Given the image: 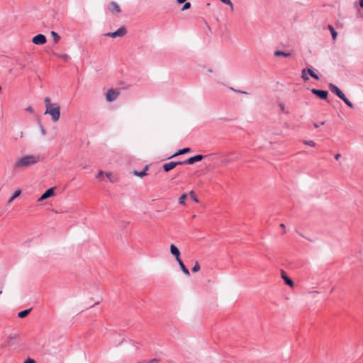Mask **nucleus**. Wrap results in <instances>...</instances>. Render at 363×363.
Masks as SVG:
<instances>
[{"label": "nucleus", "instance_id": "obj_10", "mask_svg": "<svg viewBox=\"0 0 363 363\" xmlns=\"http://www.w3.org/2000/svg\"><path fill=\"white\" fill-rule=\"evenodd\" d=\"M108 9L113 13H118L121 12V8L119 5L116 1H111L109 4Z\"/></svg>", "mask_w": 363, "mask_h": 363}, {"label": "nucleus", "instance_id": "obj_36", "mask_svg": "<svg viewBox=\"0 0 363 363\" xmlns=\"http://www.w3.org/2000/svg\"><path fill=\"white\" fill-rule=\"evenodd\" d=\"M23 363H35V361L31 358H28Z\"/></svg>", "mask_w": 363, "mask_h": 363}, {"label": "nucleus", "instance_id": "obj_18", "mask_svg": "<svg viewBox=\"0 0 363 363\" xmlns=\"http://www.w3.org/2000/svg\"><path fill=\"white\" fill-rule=\"evenodd\" d=\"M30 311H31V308L21 311L18 313V317L20 318H23L26 317L30 313Z\"/></svg>", "mask_w": 363, "mask_h": 363}, {"label": "nucleus", "instance_id": "obj_27", "mask_svg": "<svg viewBox=\"0 0 363 363\" xmlns=\"http://www.w3.org/2000/svg\"><path fill=\"white\" fill-rule=\"evenodd\" d=\"M187 195L186 194H183L179 199V203L182 205L185 204V199H186Z\"/></svg>", "mask_w": 363, "mask_h": 363}, {"label": "nucleus", "instance_id": "obj_29", "mask_svg": "<svg viewBox=\"0 0 363 363\" xmlns=\"http://www.w3.org/2000/svg\"><path fill=\"white\" fill-rule=\"evenodd\" d=\"M200 269V265L198 262H196L194 266L193 267L191 271L195 273L197 272Z\"/></svg>", "mask_w": 363, "mask_h": 363}, {"label": "nucleus", "instance_id": "obj_9", "mask_svg": "<svg viewBox=\"0 0 363 363\" xmlns=\"http://www.w3.org/2000/svg\"><path fill=\"white\" fill-rule=\"evenodd\" d=\"M329 89L333 94H335L338 98L341 99L345 94L334 84L330 83L328 84Z\"/></svg>", "mask_w": 363, "mask_h": 363}, {"label": "nucleus", "instance_id": "obj_24", "mask_svg": "<svg viewBox=\"0 0 363 363\" xmlns=\"http://www.w3.org/2000/svg\"><path fill=\"white\" fill-rule=\"evenodd\" d=\"M308 72H307V69H303L302 71H301V78L304 80V81H308L309 79V77L308 76Z\"/></svg>", "mask_w": 363, "mask_h": 363}, {"label": "nucleus", "instance_id": "obj_33", "mask_svg": "<svg viewBox=\"0 0 363 363\" xmlns=\"http://www.w3.org/2000/svg\"><path fill=\"white\" fill-rule=\"evenodd\" d=\"M279 107H280L281 111L283 113H286V114H288V113H289V112H288V111H285V105H284V104H282V103L279 104Z\"/></svg>", "mask_w": 363, "mask_h": 363}, {"label": "nucleus", "instance_id": "obj_23", "mask_svg": "<svg viewBox=\"0 0 363 363\" xmlns=\"http://www.w3.org/2000/svg\"><path fill=\"white\" fill-rule=\"evenodd\" d=\"M328 28L331 33L333 39L335 40L337 36V33L332 26H328Z\"/></svg>", "mask_w": 363, "mask_h": 363}, {"label": "nucleus", "instance_id": "obj_44", "mask_svg": "<svg viewBox=\"0 0 363 363\" xmlns=\"http://www.w3.org/2000/svg\"><path fill=\"white\" fill-rule=\"evenodd\" d=\"M177 2H178L179 4H182L185 3V1H186V0H177Z\"/></svg>", "mask_w": 363, "mask_h": 363}, {"label": "nucleus", "instance_id": "obj_47", "mask_svg": "<svg viewBox=\"0 0 363 363\" xmlns=\"http://www.w3.org/2000/svg\"><path fill=\"white\" fill-rule=\"evenodd\" d=\"M148 362V360H143L142 362H140L138 363H147Z\"/></svg>", "mask_w": 363, "mask_h": 363}, {"label": "nucleus", "instance_id": "obj_17", "mask_svg": "<svg viewBox=\"0 0 363 363\" xmlns=\"http://www.w3.org/2000/svg\"><path fill=\"white\" fill-rule=\"evenodd\" d=\"M274 56L276 57H290L291 53L290 52H285L281 50H276L274 53Z\"/></svg>", "mask_w": 363, "mask_h": 363}, {"label": "nucleus", "instance_id": "obj_22", "mask_svg": "<svg viewBox=\"0 0 363 363\" xmlns=\"http://www.w3.org/2000/svg\"><path fill=\"white\" fill-rule=\"evenodd\" d=\"M340 99L342 100L350 108L354 107L353 104L345 96V95H344Z\"/></svg>", "mask_w": 363, "mask_h": 363}, {"label": "nucleus", "instance_id": "obj_6", "mask_svg": "<svg viewBox=\"0 0 363 363\" xmlns=\"http://www.w3.org/2000/svg\"><path fill=\"white\" fill-rule=\"evenodd\" d=\"M119 95V92L118 91L113 89H108L106 94V99L108 102H112L115 101L118 96Z\"/></svg>", "mask_w": 363, "mask_h": 363}, {"label": "nucleus", "instance_id": "obj_41", "mask_svg": "<svg viewBox=\"0 0 363 363\" xmlns=\"http://www.w3.org/2000/svg\"><path fill=\"white\" fill-rule=\"evenodd\" d=\"M103 175H104V172H103V171H100V172L98 173V174H97L96 177H97L98 179H101V178L103 177Z\"/></svg>", "mask_w": 363, "mask_h": 363}, {"label": "nucleus", "instance_id": "obj_4", "mask_svg": "<svg viewBox=\"0 0 363 363\" xmlns=\"http://www.w3.org/2000/svg\"><path fill=\"white\" fill-rule=\"evenodd\" d=\"M311 92L320 99L326 100L328 96V91L326 90H320L313 88L311 89Z\"/></svg>", "mask_w": 363, "mask_h": 363}, {"label": "nucleus", "instance_id": "obj_20", "mask_svg": "<svg viewBox=\"0 0 363 363\" xmlns=\"http://www.w3.org/2000/svg\"><path fill=\"white\" fill-rule=\"evenodd\" d=\"M50 35L55 43H57L60 39V36L55 31H51Z\"/></svg>", "mask_w": 363, "mask_h": 363}, {"label": "nucleus", "instance_id": "obj_3", "mask_svg": "<svg viewBox=\"0 0 363 363\" xmlns=\"http://www.w3.org/2000/svg\"><path fill=\"white\" fill-rule=\"evenodd\" d=\"M127 33V30L124 26L120 27L117 30L112 33H107L106 34V36H109L111 38H117V37H123Z\"/></svg>", "mask_w": 363, "mask_h": 363}, {"label": "nucleus", "instance_id": "obj_21", "mask_svg": "<svg viewBox=\"0 0 363 363\" xmlns=\"http://www.w3.org/2000/svg\"><path fill=\"white\" fill-rule=\"evenodd\" d=\"M203 159L206 160L208 162H212L216 159V155L214 153L203 155Z\"/></svg>", "mask_w": 363, "mask_h": 363}, {"label": "nucleus", "instance_id": "obj_2", "mask_svg": "<svg viewBox=\"0 0 363 363\" xmlns=\"http://www.w3.org/2000/svg\"><path fill=\"white\" fill-rule=\"evenodd\" d=\"M44 114H50L51 116L52 121L53 122H56L60 117V108L57 104H53L52 106L47 107Z\"/></svg>", "mask_w": 363, "mask_h": 363}, {"label": "nucleus", "instance_id": "obj_5", "mask_svg": "<svg viewBox=\"0 0 363 363\" xmlns=\"http://www.w3.org/2000/svg\"><path fill=\"white\" fill-rule=\"evenodd\" d=\"M47 38L43 34H38L32 39V43L35 45H42L46 43Z\"/></svg>", "mask_w": 363, "mask_h": 363}, {"label": "nucleus", "instance_id": "obj_26", "mask_svg": "<svg viewBox=\"0 0 363 363\" xmlns=\"http://www.w3.org/2000/svg\"><path fill=\"white\" fill-rule=\"evenodd\" d=\"M189 195L190 198H191L193 201H195V202H196V203H198V202H199V200H198V199H197V196H196V194H195V192H194V191H191L189 192Z\"/></svg>", "mask_w": 363, "mask_h": 363}, {"label": "nucleus", "instance_id": "obj_38", "mask_svg": "<svg viewBox=\"0 0 363 363\" xmlns=\"http://www.w3.org/2000/svg\"><path fill=\"white\" fill-rule=\"evenodd\" d=\"M231 90L235 91V92H238V93H240V94H247V93L246 91H241V90H236L233 88H230Z\"/></svg>", "mask_w": 363, "mask_h": 363}, {"label": "nucleus", "instance_id": "obj_7", "mask_svg": "<svg viewBox=\"0 0 363 363\" xmlns=\"http://www.w3.org/2000/svg\"><path fill=\"white\" fill-rule=\"evenodd\" d=\"M177 165H183L182 161H178V162H170L168 163H165L162 166V169L164 172H168L170 170L173 169L174 167H176Z\"/></svg>", "mask_w": 363, "mask_h": 363}, {"label": "nucleus", "instance_id": "obj_50", "mask_svg": "<svg viewBox=\"0 0 363 363\" xmlns=\"http://www.w3.org/2000/svg\"><path fill=\"white\" fill-rule=\"evenodd\" d=\"M1 91V86H0V91Z\"/></svg>", "mask_w": 363, "mask_h": 363}, {"label": "nucleus", "instance_id": "obj_28", "mask_svg": "<svg viewBox=\"0 0 363 363\" xmlns=\"http://www.w3.org/2000/svg\"><path fill=\"white\" fill-rule=\"evenodd\" d=\"M44 103L45 105V107H50L53 105V104H51L50 97H45L44 99Z\"/></svg>", "mask_w": 363, "mask_h": 363}, {"label": "nucleus", "instance_id": "obj_43", "mask_svg": "<svg viewBox=\"0 0 363 363\" xmlns=\"http://www.w3.org/2000/svg\"><path fill=\"white\" fill-rule=\"evenodd\" d=\"M26 111L30 112V113H33V108L31 106H28V108H26Z\"/></svg>", "mask_w": 363, "mask_h": 363}, {"label": "nucleus", "instance_id": "obj_48", "mask_svg": "<svg viewBox=\"0 0 363 363\" xmlns=\"http://www.w3.org/2000/svg\"><path fill=\"white\" fill-rule=\"evenodd\" d=\"M229 162H230V160H225L223 161V163H228Z\"/></svg>", "mask_w": 363, "mask_h": 363}, {"label": "nucleus", "instance_id": "obj_8", "mask_svg": "<svg viewBox=\"0 0 363 363\" xmlns=\"http://www.w3.org/2000/svg\"><path fill=\"white\" fill-rule=\"evenodd\" d=\"M204 157L202 155H196L193 157H189L186 160L182 161V164H192L195 162L201 161L203 160Z\"/></svg>", "mask_w": 363, "mask_h": 363}, {"label": "nucleus", "instance_id": "obj_42", "mask_svg": "<svg viewBox=\"0 0 363 363\" xmlns=\"http://www.w3.org/2000/svg\"><path fill=\"white\" fill-rule=\"evenodd\" d=\"M16 335H10L9 337H8V340L9 341L11 340L12 339H14L16 338Z\"/></svg>", "mask_w": 363, "mask_h": 363}, {"label": "nucleus", "instance_id": "obj_14", "mask_svg": "<svg viewBox=\"0 0 363 363\" xmlns=\"http://www.w3.org/2000/svg\"><path fill=\"white\" fill-rule=\"evenodd\" d=\"M191 152V148H189V147H184L183 149L179 150L177 152H175L174 155L170 156L169 157V159L174 157L180 155L186 154V153H188V152Z\"/></svg>", "mask_w": 363, "mask_h": 363}, {"label": "nucleus", "instance_id": "obj_32", "mask_svg": "<svg viewBox=\"0 0 363 363\" xmlns=\"http://www.w3.org/2000/svg\"><path fill=\"white\" fill-rule=\"evenodd\" d=\"M304 143L311 147H314L315 145V142L313 140H305Z\"/></svg>", "mask_w": 363, "mask_h": 363}, {"label": "nucleus", "instance_id": "obj_49", "mask_svg": "<svg viewBox=\"0 0 363 363\" xmlns=\"http://www.w3.org/2000/svg\"><path fill=\"white\" fill-rule=\"evenodd\" d=\"M280 227H281V228H285V225H284V224H283V223H281V224L280 225Z\"/></svg>", "mask_w": 363, "mask_h": 363}, {"label": "nucleus", "instance_id": "obj_34", "mask_svg": "<svg viewBox=\"0 0 363 363\" xmlns=\"http://www.w3.org/2000/svg\"><path fill=\"white\" fill-rule=\"evenodd\" d=\"M60 57L62 58L64 60H68L69 59V57L68 55L67 54H62V55H59Z\"/></svg>", "mask_w": 363, "mask_h": 363}, {"label": "nucleus", "instance_id": "obj_19", "mask_svg": "<svg viewBox=\"0 0 363 363\" xmlns=\"http://www.w3.org/2000/svg\"><path fill=\"white\" fill-rule=\"evenodd\" d=\"M307 72L308 73V74H310V76L316 79V80H318L319 79V77L318 75L313 71V69L311 68H307Z\"/></svg>", "mask_w": 363, "mask_h": 363}, {"label": "nucleus", "instance_id": "obj_13", "mask_svg": "<svg viewBox=\"0 0 363 363\" xmlns=\"http://www.w3.org/2000/svg\"><path fill=\"white\" fill-rule=\"evenodd\" d=\"M148 168H149V165H145L143 170H141V171L134 170L133 172V174L135 176L142 178L147 174V170L148 169Z\"/></svg>", "mask_w": 363, "mask_h": 363}, {"label": "nucleus", "instance_id": "obj_39", "mask_svg": "<svg viewBox=\"0 0 363 363\" xmlns=\"http://www.w3.org/2000/svg\"><path fill=\"white\" fill-rule=\"evenodd\" d=\"M106 176L110 182H113V180L111 179L112 174L111 173H106Z\"/></svg>", "mask_w": 363, "mask_h": 363}, {"label": "nucleus", "instance_id": "obj_16", "mask_svg": "<svg viewBox=\"0 0 363 363\" xmlns=\"http://www.w3.org/2000/svg\"><path fill=\"white\" fill-rule=\"evenodd\" d=\"M281 277L284 279V283L286 285L290 286H294L293 281L288 276L286 275L284 271H283V270H281Z\"/></svg>", "mask_w": 363, "mask_h": 363}, {"label": "nucleus", "instance_id": "obj_35", "mask_svg": "<svg viewBox=\"0 0 363 363\" xmlns=\"http://www.w3.org/2000/svg\"><path fill=\"white\" fill-rule=\"evenodd\" d=\"M160 361L159 359H157V358H154V359H150L148 360V362L147 363H158Z\"/></svg>", "mask_w": 363, "mask_h": 363}, {"label": "nucleus", "instance_id": "obj_30", "mask_svg": "<svg viewBox=\"0 0 363 363\" xmlns=\"http://www.w3.org/2000/svg\"><path fill=\"white\" fill-rule=\"evenodd\" d=\"M191 7V3L190 2H186L184 3V6L182 8V11H185L189 9Z\"/></svg>", "mask_w": 363, "mask_h": 363}, {"label": "nucleus", "instance_id": "obj_25", "mask_svg": "<svg viewBox=\"0 0 363 363\" xmlns=\"http://www.w3.org/2000/svg\"><path fill=\"white\" fill-rule=\"evenodd\" d=\"M21 194V190L16 191L12 196L9 199L8 202H12L16 198H17Z\"/></svg>", "mask_w": 363, "mask_h": 363}, {"label": "nucleus", "instance_id": "obj_12", "mask_svg": "<svg viewBox=\"0 0 363 363\" xmlns=\"http://www.w3.org/2000/svg\"><path fill=\"white\" fill-rule=\"evenodd\" d=\"M170 252L173 256L175 257L176 260L181 259L180 258V251L178 249V247L176 245H174V244H172L170 245Z\"/></svg>", "mask_w": 363, "mask_h": 363}, {"label": "nucleus", "instance_id": "obj_46", "mask_svg": "<svg viewBox=\"0 0 363 363\" xmlns=\"http://www.w3.org/2000/svg\"><path fill=\"white\" fill-rule=\"evenodd\" d=\"M359 6L363 9V0L359 1Z\"/></svg>", "mask_w": 363, "mask_h": 363}, {"label": "nucleus", "instance_id": "obj_11", "mask_svg": "<svg viewBox=\"0 0 363 363\" xmlns=\"http://www.w3.org/2000/svg\"><path fill=\"white\" fill-rule=\"evenodd\" d=\"M55 194L54 192V188H50L48 189H47L42 195L39 198L38 201H43L45 199H47L48 198H50V196H53Z\"/></svg>", "mask_w": 363, "mask_h": 363}, {"label": "nucleus", "instance_id": "obj_15", "mask_svg": "<svg viewBox=\"0 0 363 363\" xmlns=\"http://www.w3.org/2000/svg\"><path fill=\"white\" fill-rule=\"evenodd\" d=\"M177 262H178L182 271L183 272V273L186 275V276H189L190 275V272H189V270L186 268V267L184 265V262H182V260L181 259L177 260Z\"/></svg>", "mask_w": 363, "mask_h": 363}, {"label": "nucleus", "instance_id": "obj_45", "mask_svg": "<svg viewBox=\"0 0 363 363\" xmlns=\"http://www.w3.org/2000/svg\"><path fill=\"white\" fill-rule=\"evenodd\" d=\"M340 157H341V155H340V154H337V155H335V160H339V158H340Z\"/></svg>", "mask_w": 363, "mask_h": 363}, {"label": "nucleus", "instance_id": "obj_31", "mask_svg": "<svg viewBox=\"0 0 363 363\" xmlns=\"http://www.w3.org/2000/svg\"><path fill=\"white\" fill-rule=\"evenodd\" d=\"M220 1H222L223 4H225L226 5L230 6L231 7V9H233V4L230 0H220Z\"/></svg>", "mask_w": 363, "mask_h": 363}, {"label": "nucleus", "instance_id": "obj_37", "mask_svg": "<svg viewBox=\"0 0 363 363\" xmlns=\"http://www.w3.org/2000/svg\"><path fill=\"white\" fill-rule=\"evenodd\" d=\"M40 130H41L42 135H45L46 134L45 129L44 128V127L41 124H40Z\"/></svg>", "mask_w": 363, "mask_h": 363}, {"label": "nucleus", "instance_id": "obj_40", "mask_svg": "<svg viewBox=\"0 0 363 363\" xmlns=\"http://www.w3.org/2000/svg\"><path fill=\"white\" fill-rule=\"evenodd\" d=\"M324 124H325V121L321 122L320 124H318V123H313V126H314L315 128H318V127L320 126V125H324Z\"/></svg>", "mask_w": 363, "mask_h": 363}, {"label": "nucleus", "instance_id": "obj_1", "mask_svg": "<svg viewBox=\"0 0 363 363\" xmlns=\"http://www.w3.org/2000/svg\"><path fill=\"white\" fill-rule=\"evenodd\" d=\"M39 155H28L18 158L13 164V169L26 168L40 162Z\"/></svg>", "mask_w": 363, "mask_h": 363}]
</instances>
